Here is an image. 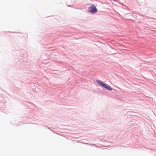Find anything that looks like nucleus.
Wrapping results in <instances>:
<instances>
[{"instance_id":"obj_1","label":"nucleus","mask_w":156,"mask_h":156,"mask_svg":"<svg viewBox=\"0 0 156 156\" xmlns=\"http://www.w3.org/2000/svg\"><path fill=\"white\" fill-rule=\"evenodd\" d=\"M96 83L102 87L104 88L107 90L109 91L113 90L112 92L113 93L114 91H115V90L112 89V87L109 85L105 83L104 82L99 80H96Z\"/></svg>"},{"instance_id":"obj_2","label":"nucleus","mask_w":156,"mask_h":156,"mask_svg":"<svg viewBox=\"0 0 156 156\" xmlns=\"http://www.w3.org/2000/svg\"><path fill=\"white\" fill-rule=\"evenodd\" d=\"M87 11L91 14H94L98 12V9L95 5L93 4L89 7Z\"/></svg>"},{"instance_id":"obj_3","label":"nucleus","mask_w":156,"mask_h":156,"mask_svg":"<svg viewBox=\"0 0 156 156\" xmlns=\"http://www.w3.org/2000/svg\"><path fill=\"white\" fill-rule=\"evenodd\" d=\"M20 52L22 53V54H20V56L21 57H22L23 56L24 54H25V51L23 50H22L20 51Z\"/></svg>"},{"instance_id":"obj_4","label":"nucleus","mask_w":156,"mask_h":156,"mask_svg":"<svg viewBox=\"0 0 156 156\" xmlns=\"http://www.w3.org/2000/svg\"><path fill=\"white\" fill-rule=\"evenodd\" d=\"M113 1H115V2H116V0H113Z\"/></svg>"},{"instance_id":"obj_5","label":"nucleus","mask_w":156,"mask_h":156,"mask_svg":"<svg viewBox=\"0 0 156 156\" xmlns=\"http://www.w3.org/2000/svg\"><path fill=\"white\" fill-rule=\"evenodd\" d=\"M47 128H48V129H50V128H49V127H48Z\"/></svg>"},{"instance_id":"obj_6","label":"nucleus","mask_w":156,"mask_h":156,"mask_svg":"<svg viewBox=\"0 0 156 156\" xmlns=\"http://www.w3.org/2000/svg\"><path fill=\"white\" fill-rule=\"evenodd\" d=\"M94 145V144H92V146H93V145Z\"/></svg>"},{"instance_id":"obj_7","label":"nucleus","mask_w":156,"mask_h":156,"mask_svg":"<svg viewBox=\"0 0 156 156\" xmlns=\"http://www.w3.org/2000/svg\"><path fill=\"white\" fill-rule=\"evenodd\" d=\"M94 145V144H92V146H93V145Z\"/></svg>"},{"instance_id":"obj_8","label":"nucleus","mask_w":156,"mask_h":156,"mask_svg":"<svg viewBox=\"0 0 156 156\" xmlns=\"http://www.w3.org/2000/svg\"><path fill=\"white\" fill-rule=\"evenodd\" d=\"M85 144H87V143H85Z\"/></svg>"}]
</instances>
